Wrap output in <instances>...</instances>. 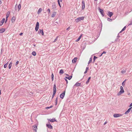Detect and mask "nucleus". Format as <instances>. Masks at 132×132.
Listing matches in <instances>:
<instances>
[{"mask_svg": "<svg viewBox=\"0 0 132 132\" xmlns=\"http://www.w3.org/2000/svg\"><path fill=\"white\" fill-rule=\"evenodd\" d=\"M89 70V68L88 67H87L86 68V70L88 71Z\"/></svg>", "mask_w": 132, "mask_h": 132, "instance_id": "c03bdc74", "label": "nucleus"}, {"mask_svg": "<svg viewBox=\"0 0 132 132\" xmlns=\"http://www.w3.org/2000/svg\"><path fill=\"white\" fill-rule=\"evenodd\" d=\"M97 58V57L95 56H94V60L95 61V60Z\"/></svg>", "mask_w": 132, "mask_h": 132, "instance_id": "58836bf2", "label": "nucleus"}, {"mask_svg": "<svg viewBox=\"0 0 132 132\" xmlns=\"http://www.w3.org/2000/svg\"><path fill=\"white\" fill-rule=\"evenodd\" d=\"M126 29V27H125L123 28V29L120 32H121V31H124V30L125 29Z\"/></svg>", "mask_w": 132, "mask_h": 132, "instance_id": "72a5a7b5", "label": "nucleus"}, {"mask_svg": "<svg viewBox=\"0 0 132 132\" xmlns=\"http://www.w3.org/2000/svg\"><path fill=\"white\" fill-rule=\"evenodd\" d=\"M52 7H53V9H55L56 7V6L55 4H53L52 5Z\"/></svg>", "mask_w": 132, "mask_h": 132, "instance_id": "4be33fe9", "label": "nucleus"}, {"mask_svg": "<svg viewBox=\"0 0 132 132\" xmlns=\"http://www.w3.org/2000/svg\"><path fill=\"white\" fill-rule=\"evenodd\" d=\"M132 108V107H131L130 108H129L128 109V110L127 111L125 112V114H128L129 113V112H130L131 111V110Z\"/></svg>", "mask_w": 132, "mask_h": 132, "instance_id": "6e6552de", "label": "nucleus"}, {"mask_svg": "<svg viewBox=\"0 0 132 132\" xmlns=\"http://www.w3.org/2000/svg\"><path fill=\"white\" fill-rule=\"evenodd\" d=\"M51 77L52 81H53L54 79V75L53 73H52L51 75Z\"/></svg>", "mask_w": 132, "mask_h": 132, "instance_id": "c756f323", "label": "nucleus"}, {"mask_svg": "<svg viewBox=\"0 0 132 132\" xmlns=\"http://www.w3.org/2000/svg\"><path fill=\"white\" fill-rule=\"evenodd\" d=\"M122 115L121 114H114L113 115L114 117L117 118L121 116Z\"/></svg>", "mask_w": 132, "mask_h": 132, "instance_id": "0eeeda50", "label": "nucleus"}, {"mask_svg": "<svg viewBox=\"0 0 132 132\" xmlns=\"http://www.w3.org/2000/svg\"><path fill=\"white\" fill-rule=\"evenodd\" d=\"M84 19V17H81L76 19V22H79L81 21V20H83Z\"/></svg>", "mask_w": 132, "mask_h": 132, "instance_id": "7ed1b4c3", "label": "nucleus"}, {"mask_svg": "<svg viewBox=\"0 0 132 132\" xmlns=\"http://www.w3.org/2000/svg\"><path fill=\"white\" fill-rule=\"evenodd\" d=\"M122 85L123 86H124L125 84H124V82H123L122 83Z\"/></svg>", "mask_w": 132, "mask_h": 132, "instance_id": "09e8293b", "label": "nucleus"}, {"mask_svg": "<svg viewBox=\"0 0 132 132\" xmlns=\"http://www.w3.org/2000/svg\"><path fill=\"white\" fill-rule=\"evenodd\" d=\"M72 62L73 63L74 62V59H73L72 60Z\"/></svg>", "mask_w": 132, "mask_h": 132, "instance_id": "a18cd8bd", "label": "nucleus"}, {"mask_svg": "<svg viewBox=\"0 0 132 132\" xmlns=\"http://www.w3.org/2000/svg\"><path fill=\"white\" fill-rule=\"evenodd\" d=\"M107 20L108 21H112V20L111 19H110L109 18H108L107 19Z\"/></svg>", "mask_w": 132, "mask_h": 132, "instance_id": "e433bc0d", "label": "nucleus"}, {"mask_svg": "<svg viewBox=\"0 0 132 132\" xmlns=\"http://www.w3.org/2000/svg\"><path fill=\"white\" fill-rule=\"evenodd\" d=\"M70 27H69L67 29V30H69V29H70Z\"/></svg>", "mask_w": 132, "mask_h": 132, "instance_id": "de8ad7c7", "label": "nucleus"}, {"mask_svg": "<svg viewBox=\"0 0 132 132\" xmlns=\"http://www.w3.org/2000/svg\"><path fill=\"white\" fill-rule=\"evenodd\" d=\"M39 23L38 22H37L36 27L35 28V30L36 31H37L39 29Z\"/></svg>", "mask_w": 132, "mask_h": 132, "instance_id": "20e7f679", "label": "nucleus"}, {"mask_svg": "<svg viewBox=\"0 0 132 132\" xmlns=\"http://www.w3.org/2000/svg\"><path fill=\"white\" fill-rule=\"evenodd\" d=\"M53 94L52 96V98H53V97H54V96L55 95L56 93V85L55 84H54V86H53Z\"/></svg>", "mask_w": 132, "mask_h": 132, "instance_id": "f03ea898", "label": "nucleus"}, {"mask_svg": "<svg viewBox=\"0 0 132 132\" xmlns=\"http://www.w3.org/2000/svg\"><path fill=\"white\" fill-rule=\"evenodd\" d=\"M15 19H16L15 17L14 16H13L12 17V20H11L12 22V23L14 22L15 21Z\"/></svg>", "mask_w": 132, "mask_h": 132, "instance_id": "dca6fc26", "label": "nucleus"}, {"mask_svg": "<svg viewBox=\"0 0 132 132\" xmlns=\"http://www.w3.org/2000/svg\"><path fill=\"white\" fill-rule=\"evenodd\" d=\"M42 9L41 8H40L39 9V10L38 11L37 13L38 14H39L41 12H42Z\"/></svg>", "mask_w": 132, "mask_h": 132, "instance_id": "a211bd4d", "label": "nucleus"}, {"mask_svg": "<svg viewBox=\"0 0 132 132\" xmlns=\"http://www.w3.org/2000/svg\"><path fill=\"white\" fill-rule=\"evenodd\" d=\"M102 54H105L106 53V52L105 51H103V52L102 53Z\"/></svg>", "mask_w": 132, "mask_h": 132, "instance_id": "8fccbe9b", "label": "nucleus"}, {"mask_svg": "<svg viewBox=\"0 0 132 132\" xmlns=\"http://www.w3.org/2000/svg\"><path fill=\"white\" fill-rule=\"evenodd\" d=\"M23 34V33H20L19 35H21Z\"/></svg>", "mask_w": 132, "mask_h": 132, "instance_id": "603ef678", "label": "nucleus"}, {"mask_svg": "<svg viewBox=\"0 0 132 132\" xmlns=\"http://www.w3.org/2000/svg\"><path fill=\"white\" fill-rule=\"evenodd\" d=\"M48 120L50 121V122H54V121H57L56 120V119H48Z\"/></svg>", "mask_w": 132, "mask_h": 132, "instance_id": "2eb2a0df", "label": "nucleus"}, {"mask_svg": "<svg viewBox=\"0 0 132 132\" xmlns=\"http://www.w3.org/2000/svg\"><path fill=\"white\" fill-rule=\"evenodd\" d=\"M21 5L19 4L18 6V11H19L21 9Z\"/></svg>", "mask_w": 132, "mask_h": 132, "instance_id": "393cba45", "label": "nucleus"}, {"mask_svg": "<svg viewBox=\"0 0 132 132\" xmlns=\"http://www.w3.org/2000/svg\"><path fill=\"white\" fill-rule=\"evenodd\" d=\"M94 0L96 1H97V0Z\"/></svg>", "mask_w": 132, "mask_h": 132, "instance_id": "0e129e2a", "label": "nucleus"}, {"mask_svg": "<svg viewBox=\"0 0 132 132\" xmlns=\"http://www.w3.org/2000/svg\"><path fill=\"white\" fill-rule=\"evenodd\" d=\"M87 71H86H86L84 72V73H86L87 72Z\"/></svg>", "mask_w": 132, "mask_h": 132, "instance_id": "3c124183", "label": "nucleus"}, {"mask_svg": "<svg viewBox=\"0 0 132 132\" xmlns=\"http://www.w3.org/2000/svg\"><path fill=\"white\" fill-rule=\"evenodd\" d=\"M58 38V37H57L56 38V39H55L54 42H56L57 40V39Z\"/></svg>", "mask_w": 132, "mask_h": 132, "instance_id": "79ce46f5", "label": "nucleus"}, {"mask_svg": "<svg viewBox=\"0 0 132 132\" xmlns=\"http://www.w3.org/2000/svg\"><path fill=\"white\" fill-rule=\"evenodd\" d=\"M10 14V12L9 11H8L7 12V14L6 15V20L5 21V23L6 22V21L7 20V18L9 17V15Z\"/></svg>", "mask_w": 132, "mask_h": 132, "instance_id": "9d476101", "label": "nucleus"}, {"mask_svg": "<svg viewBox=\"0 0 132 132\" xmlns=\"http://www.w3.org/2000/svg\"><path fill=\"white\" fill-rule=\"evenodd\" d=\"M64 73L63 71V70H61L59 72V73L60 74H62Z\"/></svg>", "mask_w": 132, "mask_h": 132, "instance_id": "5701e85b", "label": "nucleus"}, {"mask_svg": "<svg viewBox=\"0 0 132 132\" xmlns=\"http://www.w3.org/2000/svg\"><path fill=\"white\" fill-rule=\"evenodd\" d=\"M90 78H91V77H89L88 78V80H90Z\"/></svg>", "mask_w": 132, "mask_h": 132, "instance_id": "13d9d810", "label": "nucleus"}, {"mask_svg": "<svg viewBox=\"0 0 132 132\" xmlns=\"http://www.w3.org/2000/svg\"><path fill=\"white\" fill-rule=\"evenodd\" d=\"M5 29L4 28H2L0 29V33H3L5 31Z\"/></svg>", "mask_w": 132, "mask_h": 132, "instance_id": "f3484780", "label": "nucleus"}, {"mask_svg": "<svg viewBox=\"0 0 132 132\" xmlns=\"http://www.w3.org/2000/svg\"><path fill=\"white\" fill-rule=\"evenodd\" d=\"M2 3L1 1L0 0V5Z\"/></svg>", "mask_w": 132, "mask_h": 132, "instance_id": "bf43d9fd", "label": "nucleus"}, {"mask_svg": "<svg viewBox=\"0 0 132 132\" xmlns=\"http://www.w3.org/2000/svg\"><path fill=\"white\" fill-rule=\"evenodd\" d=\"M132 106V103L130 104V107H131Z\"/></svg>", "mask_w": 132, "mask_h": 132, "instance_id": "6e6d98bb", "label": "nucleus"}, {"mask_svg": "<svg viewBox=\"0 0 132 132\" xmlns=\"http://www.w3.org/2000/svg\"><path fill=\"white\" fill-rule=\"evenodd\" d=\"M33 130L36 132L37 131V126L35 125H34L33 126Z\"/></svg>", "mask_w": 132, "mask_h": 132, "instance_id": "9b49d317", "label": "nucleus"}, {"mask_svg": "<svg viewBox=\"0 0 132 132\" xmlns=\"http://www.w3.org/2000/svg\"><path fill=\"white\" fill-rule=\"evenodd\" d=\"M19 62L18 61H17L15 63V65H16Z\"/></svg>", "mask_w": 132, "mask_h": 132, "instance_id": "a19ab883", "label": "nucleus"}, {"mask_svg": "<svg viewBox=\"0 0 132 132\" xmlns=\"http://www.w3.org/2000/svg\"><path fill=\"white\" fill-rule=\"evenodd\" d=\"M113 13L112 12H110L109 11H108V14H107V15L110 17H111L113 15Z\"/></svg>", "mask_w": 132, "mask_h": 132, "instance_id": "423d86ee", "label": "nucleus"}, {"mask_svg": "<svg viewBox=\"0 0 132 132\" xmlns=\"http://www.w3.org/2000/svg\"><path fill=\"white\" fill-rule=\"evenodd\" d=\"M5 20V19L4 18H3L2 19V20L0 22V26H2L3 24L4 21Z\"/></svg>", "mask_w": 132, "mask_h": 132, "instance_id": "f8f14e48", "label": "nucleus"}, {"mask_svg": "<svg viewBox=\"0 0 132 132\" xmlns=\"http://www.w3.org/2000/svg\"><path fill=\"white\" fill-rule=\"evenodd\" d=\"M81 83H79L78 82H77L75 84V85L77 86H80L81 85Z\"/></svg>", "mask_w": 132, "mask_h": 132, "instance_id": "aec40b11", "label": "nucleus"}, {"mask_svg": "<svg viewBox=\"0 0 132 132\" xmlns=\"http://www.w3.org/2000/svg\"><path fill=\"white\" fill-rule=\"evenodd\" d=\"M60 1L61 2L62 1V0H60Z\"/></svg>", "mask_w": 132, "mask_h": 132, "instance_id": "680f3d73", "label": "nucleus"}, {"mask_svg": "<svg viewBox=\"0 0 132 132\" xmlns=\"http://www.w3.org/2000/svg\"><path fill=\"white\" fill-rule=\"evenodd\" d=\"M82 36V35H80L79 36V37L78 38V39H77V40H76V41L77 42L80 39V38H81V37Z\"/></svg>", "mask_w": 132, "mask_h": 132, "instance_id": "b1692460", "label": "nucleus"}, {"mask_svg": "<svg viewBox=\"0 0 132 132\" xmlns=\"http://www.w3.org/2000/svg\"><path fill=\"white\" fill-rule=\"evenodd\" d=\"M132 24V21H131L130 23L129 24V25H130Z\"/></svg>", "mask_w": 132, "mask_h": 132, "instance_id": "37998d69", "label": "nucleus"}, {"mask_svg": "<svg viewBox=\"0 0 132 132\" xmlns=\"http://www.w3.org/2000/svg\"><path fill=\"white\" fill-rule=\"evenodd\" d=\"M77 58L75 57V62H76L75 60H77Z\"/></svg>", "mask_w": 132, "mask_h": 132, "instance_id": "5fc2aeb1", "label": "nucleus"}, {"mask_svg": "<svg viewBox=\"0 0 132 132\" xmlns=\"http://www.w3.org/2000/svg\"><path fill=\"white\" fill-rule=\"evenodd\" d=\"M32 54L34 56H35L36 55V53L35 52L33 51L32 52Z\"/></svg>", "mask_w": 132, "mask_h": 132, "instance_id": "a878e982", "label": "nucleus"}, {"mask_svg": "<svg viewBox=\"0 0 132 132\" xmlns=\"http://www.w3.org/2000/svg\"><path fill=\"white\" fill-rule=\"evenodd\" d=\"M85 7V5L84 2V1H82V9L83 10L84 9Z\"/></svg>", "mask_w": 132, "mask_h": 132, "instance_id": "1a4fd4ad", "label": "nucleus"}, {"mask_svg": "<svg viewBox=\"0 0 132 132\" xmlns=\"http://www.w3.org/2000/svg\"><path fill=\"white\" fill-rule=\"evenodd\" d=\"M42 30H41L40 29H39V31H38V34H40Z\"/></svg>", "mask_w": 132, "mask_h": 132, "instance_id": "c85d7f7f", "label": "nucleus"}, {"mask_svg": "<svg viewBox=\"0 0 132 132\" xmlns=\"http://www.w3.org/2000/svg\"><path fill=\"white\" fill-rule=\"evenodd\" d=\"M107 123V122H105L104 123V125H105Z\"/></svg>", "mask_w": 132, "mask_h": 132, "instance_id": "4d7b16f0", "label": "nucleus"}, {"mask_svg": "<svg viewBox=\"0 0 132 132\" xmlns=\"http://www.w3.org/2000/svg\"><path fill=\"white\" fill-rule=\"evenodd\" d=\"M51 108V107H47L46 108L47 109H49Z\"/></svg>", "mask_w": 132, "mask_h": 132, "instance_id": "49530a36", "label": "nucleus"}, {"mask_svg": "<svg viewBox=\"0 0 132 132\" xmlns=\"http://www.w3.org/2000/svg\"><path fill=\"white\" fill-rule=\"evenodd\" d=\"M50 107H51V108L52 107V106H51Z\"/></svg>", "mask_w": 132, "mask_h": 132, "instance_id": "e2e57ef3", "label": "nucleus"}, {"mask_svg": "<svg viewBox=\"0 0 132 132\" xmlns=\"http://www.w3.org/2000/svg\"><path fill=\"white\" fill-rule=\"evenodd\" d=\"M57 1H58V4L59 6L61 7V6L60 5V1H59V0H58Z\"/></svg>", "mask_w": 132, "mask_h": 132, "instance_id": "f704fd0d", "label": "nucleus"}, {"mask_svg": "<svg viewBox=\"0 0 132 132\" xmlns=\"http://www.w3.org/2000/svg\"><path fill=\"white\" fill-rule=\"evenodd\" d=\"M120 90L119 92L117 94V95L119 96L120 95L122 94L124 92L123 87L122 86H121L120 87Z\"/></svg>", "mask_w": 132, "mask_h": 132, "instance_id": "f257e3e1", "label": "nucleus"}, {"mask_svg": "<svg viewBox=\"0 0 132 132\" xmlns=\"http://www.w3.org/2000/svg\"><path fill=\"white\" fill-rule=\"evenodd\" d=\"M102 54V53L101 54V56H102V54Z\"/></svg>", "mask_w": 132, "mask_h": 132, "instance_id": "052dcab7", "label": "nucleus"}, {"mask_svg": "<svg viewBox=\"0 0 132 132\" xmlns=\"http://www.w3.org/2000/svg\"><path fill=\"white\" fill-rule=\"evenodd\" d=\"M12 62H11L9 65V69H10L12 66Z\"/></svg>", "mask_w": 132, "mask_h": 132, "instance_id": "412c9836", "label": "nucleus"}, {"mask_svg": "<svg viewBox=\"0 0 132 132\" xmlns=\"http://www.w3.org/2000/svg\"><path fill=\"white\" fill-rule=\"evenodd\" d=\"M65 91H64L63 93L61 94L60 96V97L62 99H63L65 95Z\"/></svg>", "mask_w": 132, "mask_h": 132, "instance_id": "39448f33", "label": "nucleus"}, {"mask_svg": "<svg viewBox=\"0 0 132 132\" xmlns=\"http://www.w3.org/2000/svg\"><path fill=\"white\" fill-rule=\"evenodd\" d=\"M65 78H67V79H69V80H70V79L71 78H72V76H70V77H65Z\"/></svg>", "mask_w": 132, "mask_h": 132, "instance_id": "bb28decb", "label": "nucleus"}, {"mask_svg": "<svg viewBox=\"0 0 132 132\" xmlns=\"http://www.w3.org/2000/svg\"><path fill=\"white\" fill-rule=\"evenodd\" d=\"M57 99H58V98L57 97H56V99H55V104L56 105L57 104Z\"/></svg>", "mask_w": 132, "mask_h": 132, "instance_id": "473e14b6", "label": "nucleus"}, {"mask_svg": "<svg viewBox=\"0 0 132 132\" xmlns=\"http://www.w3.org/2000/svg\"><path fill=\"white\" fill-rule=\"evenodd\" d=\"M92 61V58H90L88 62V64H89L90 62H91Z\"/></svg>", "mask_w": 132, "mask_h": 132, "instance_id": "cd10ccee", "label": "nucleus"}, {"mask_svg": "<svg viewBox=\"0 0 132 132\" xmlns=\"http://www.w3.org/2000/svg\"><path fill=\"white\" fill-rule=\"evenodd\" d=\"M41 34H42V35H43L44 34V33L43 31V29L42 30V31H41Z\"/></svg>", "mask_w": 132, "mask_h": 132, "instance_id": "c9c22d12", "label": "nucleus"}, {"mask_svg": "<svg viewBox=\"0 0 132 132\" xmlns=\"http://www.w3.org/2000/svg\"><path fill=\"white\" fill-rule=\"evenodd\" d=\"M47 11H48V13H50V9H48L47 10Z\"/></svg>", "mask_w": 132, "mask_h": 132, "instance_id": "ea45409f", "label": "nucleus"}, {"mask_svg": "<svg viewBox=\"0 0 132 132\" xmlns=\"http://www.w3.org/2000/svg\"><path fill=\"white\" fill-rule=\"evenodd\" d=\"M56 12H55V11L53 12V13H52V15H51V17L53 18L54 17H55V15H56Z\"/></svg>", "mask_w": 132, "mask_h": 132, "instance_id": "ddd939ff", "label": "nucleus"}, {"mask_svg": "<svg viewBox=\"0 0 132 132\" xmlns=\"http://www.w3.org/2000/svg\"><path fill=\"white\" fill-rule=\"evenodd\" d=\"M46 125L47 126L48 128H49L50 129H52V128H53L52 126V125H51L50 124L48 125V124H47Z\"/></svg>", "mask_w": 132, "mask_h": 132, "instance_id": "4468645a", "label": "nucleus"}, {"mask_svg": "<svg viewBox=\"0 0 132 132\" xmlns=\"http://www.w3.org/2000/svg\"><path fill=\"white\" fill-rule=\"evenodd\" d=\"M89 80H87L86 82V84H88L89 82Z\"/></svg>", "mask_w": 132, "mask_h": 132, "instance_id": "4c0bfd02", "label": "nucleus"}, {"mask_svg": "<svg viewBox=\"0 0 132 132\" xmlns=\"http://www.w3.org/2000/svg\"><path fill=\"white\" fill-rule=\"evenodd\" d=\"M7 64H8V63H7L6 64H5L4 65V68H6V67Z\"/></svg>", "mask_w": 132, "mask_h": 132, "instance_id": "2f4dec72", "label": "nucleus"}, {"mask_svg": "<svg viewBox=\"0 0 132 132\" xmlns=\"http://www.w3.org/2000/svg\"><path fill=\"white\" fill-rule=\"evenodd\" d=\"M65 80L66 81L67 83L68 82V81H67V80L66 79H65Z\"/></svg>", "mask_w": 132, "mask_h": 132, "instance_id": "864d4df0", "label": "nucleus"}, {"mask_svg": "<svg viewBox=\"0 0 132 132\" xmlns=\"http://www.w3.org/2000/svg\"><path fill=\"white\" fill-rule=\"evenodd\" d=\"M131 111H132V110H131Z\"/></svg>", "mask_w": 132, "mask_h": 132, "instance_id": "69168bd1", "label": "nucleus"}, {"mask_svg": "<svg viewBox=\"0 0 132 132\" xmlns=\"http://www.w3.org/2000/svg\"><path fill=\"white\" fill-rule=\"evenodd\" d=\"M100 11L101 13V14L103 15V16H104L103 14V11L102 10L100 9Z\"/></svg>", "mask_w": 132, "mask_h": 132, "instance_id": "6ab92c4d", "label": "nucleus"}, {"mask_svg": "<svg viewBox=\"0 0 132 132\" xmlns=\"http://www.w3.org/2000/svg\"><path fill=\"white\" fill-rule=\"evenodd\" d=\"M126 72V71L125 70H123L121 71V73L123 74H124Z\"/></svg>", "mask_w": 132, "mask_h": 132, "instance_id": "7c9ffc66", "label": "nucleus"}]
</instances>
